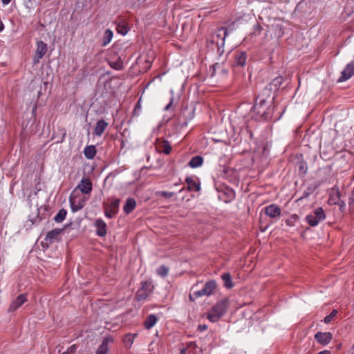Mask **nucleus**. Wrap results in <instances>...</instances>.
Instances as JSON below:
<instances>
[{
	"instance_id": "nucleus-1",
	"label": "nucleus",
	"mask_w": 354,
	"mask_h": 354,
	"mask_svg": "<svg viewBox=\"0 0 354 354\" xmlns=\"http://www.w3.org/2000/svg\"><path fill=\"white\" fill-rule=\"evenodd\" d=\"M227 35V30L225 27H221L216 29L207 39L208 47L212 50H216L218 55H222L224 53L225 40Z\"/></svg>"
},
{
	"instance_id": "nucleus-2",
	"label": "nucleus",
	"mask_w": 354,
	"mask_h": 354,
	"mask_svg": "<svg viewBox=\"0 0 354 354\" xmlns=\"http://www.w3.org/2000/svg\"><path fill=\"white\" fill-rule=\"evenodd\" d=\"M229 305L230 301L227 298L219 300L207 313L206 317L211 322H216L225 314Z\"/></svg>"
},
{
	"instance_id": "nucleus-3",
	"label": "nucleus",
	"mask_w": 354,
	"mask_h": 354,
	"mask_svg": "<svg viewBox=\"0 0 354 354\" xmlns=\"http://www.w3.org/2000/svg\"><path fill=\"white\" fill-rule=\"evenodd\" d=\"M270 88L269 87H265L256 97L255 104L252 108L253 111L257 113L260 110L268 106V104L270 103V102L268 101V100H270Z\"/></svg>"
},
{
	"instance_id": "nucleus-4",
	"label": "nucleus",
	"mask_w": 354,
	"mask_h": 354,
	"mask_svg": "<svg viewBox=\"0 0 354 354\" xmlns=\"http://www.w3.org/2000/svg\"><path fill=\"white\" fill-rule=\"evenodd\" d=\"M86 200L80 193L73 190L69 196V203L72 212H75L82 209L85 206Z\"/></svg>"
},
{
	"instance_id": "nucleus-5",
	"label": "nucleus",
	"mask_w": 354,
	"mask_h": 354,
	"mask_svg": "<svg viewBox=\"0 0 354 354\" xmlns=\"http://www.w3.org/2000/svg\"><path fill=\"white\" fill-rule=\"evenodd\" d=\"M326 218L324 211L322 207L315 209L311 214L306 216V221L312 227L317 225Z\"/></svg>"
},
{
	"instance_id": "nucleus-6",
	"label": "nucleus",
	"mask_w": 354,
	"mask_h": 354,
	"mask_svg": "<svg viewBox=\"0 0 354 354\" xmlns=\"http://www.w3.org/2000/svg\"><path fill=\"white\" fill-rule=\"evenodd\" d=\"M216 287V282L214 280H210L205 283L204 287L201 290L194 291V295H195V297L210 296L214 292Z\"/></svg>"
},
{
	"instance_id": "nucleus-7",
	"label": "nucleus",
	"mask_w": 354,
	"mask_h": 354,
	"mask_svg": "<svg viewBox=\"0 0 354 354\" xmlns=\"http://www.w3.org/2000/svg\"><path fill=\"white\" fill-rule=\"evenodd\" d=\"M120 200L118 198L113 200L110 204L104 203V214L106 217L112 218L115 217L119 210Z\"/></svg>"
},
{
	"instance_id": "nucleus-8",
	"label": "nucleus",
	"mask_w": 354,
	"mask_h": 354,
	"mask_svg": "<svg viewBox=\"0 0 354 354\" xmlns=\"http://www.w3.org/2000/svg\"><path fill=\"white\" fill-rule=\"evenodd\" d=\"M78 189L80 191L81 194H90L93 189L91 180L88 178H82L74 190L77 192Z\"/></svg>"
},
{
	"instance_id": "nucleus-9",
	"label": "nucleus",
	"mask_w": 354,
	"mask_h": 354,
	"mask_svg": "<svg viewBox=\"0 0 354 354\" xmlns=\"http://www.w3.org/2000/svg\"><path fill=\"white\" fill-rule=\"evenodd\" d=\"M64 232V228H55L47 233L44 240L49 244L55 243L60 239Z\"/></svg>"
},
{
	"instance_id": "nucleus-10",
	"label": "nucleus",
	"mask_w": 354,
	"mask_h": 354,
	"mask_svg": "<svg viewBox=\"0 0 354 354\" xmlns=\"http://www.w3.org/2000/svg\"><path fill=\"white\" fill-rule=\"evenodd\" d=\"M234 58L233 67H244L246 64L248 55L245 51L237 50L234 53Z\"/></svg>"
},
{
	"instance_id": "nucleus-11",
	"label": "nucleus",
	"mask_w": 354,
	"mask_h": 354,
	"mask_svg": "<svg viewBox=\"0 0 354 354\" xmlns=\"http://www.w3.org/2000/svg\"><path fill=\"white\" fill-rule=\"evenodd\" d=\"M219 198L226 203H230L235 198V192L230 187H225L221 191Z\"/></svg>"
},
{
	"instance_id": "nucleus-12",
	"label": "nucleus",
	"mask_w": 354,
	"mask_h": 354,
	"mask_svg": "<svg viewBox=\"0 0 354 354\" xmlns=\"http://www.w3.org/2000/svg\"><path fill=\"white\" fill-rule=\"evenodd\" d=\"M107 62L110 67L115 70L121 71L124 68V62L120 56H110Z\"/></svg>"
},
{
	"instance_id": "nucleus-13",
	"label": "nucleus",
	"mask_w": 354,
	"mask_h": 354,
	"mask_svg": "<svg viewBox=\"0 0 354 354\" xmlns=\"http://www.w3.org/2000/svg\"><path fill=\"white\" fill-rule=\"evenodd\" d=\"M264 212L269 217L277 218L281 215V209L278 205L271 204L264 208Z\"/></svg>"
},
{
	"instance_id": "nucleus-14",
	"label": "nucleus",
	"mask_w": 354,
	"mask_h": 354,
	"mask_svg": "<svg viewBox=\"0 0 354 354\" xmlns=\"http://www.w3.org/2000/svg\"><path fill=\"white\" fill-rule=\"evenodd\" d=\"M354 75V62H351L346 65L345 68L342 71L341 76L339 77L338 82H344L349 78H351Z\"/></svg>"
},
{
	"instance_id": "nucleus-15",
	"label": "nucleus",
	"mask_w": 354,
	"mask_h": 354,
	"mask_svg": "<svg viewBox=\"0 0 354 354\" xmlns=\"http://www.w3.org/2000/svg\"><path fill=\"white\" fill-rule=\"evenodd\" d=\"M333 337L330 332H317L315 335V339L322 345H327L331 341Z\"/></svg>"
},
{
	"instance_id": "nucleus-16",
	"label": "nucleus",
	"mask_w": 354,
	"mask_h": 354,
	"mask_svg": "<svg viewBox=\"0 0 354 354\" xmlns=\"http://www.w3.org/2000/svg\"><path fill=\"white\" fill-rule=\"evenodd\" d=\"M156 149L159 152L169 154L171 151V147L167 140H157Z\"/></svg>"
},
{
	"instance_id": "nucleus-17",
	"label": "nucleus",
	"mask_w": 354,
	"mask_h": 354,
	"mask_svg": "<svg viewBox=\"0 0 354 354\" xmlns=\"http://www.w3.org/2000/svg\"><path fill=\"white\" fill-rule=\"evenodd\" d=\"M185 182L187 185V190L198 192L201 189V184L199 180L193 176L187 177Z\"/></svg>"
},
{
	"instance_id": "nucleus-18",
	"label": "nucleus",
	"mask_w": 354,
	"mask_h": 354,
	"mask_svg": "<svg viewBox=\"0 0 354 354\" xmlns=\"http://www.w3.org/2000/svg\"><path fill=\"white\" fill-rule=\"evenodd\" d=\"M96 228V234L99 236H104L106 233V224L102 218H97L94 223Z\"/></svg>"
},
{
	"instance_id": "nucleus-19",
	"label": "nucleus",
	"mask_w": 354,
	"mask_h": 354,
	"mask_svg": "<svg viewBox=\"0 0 354 354\" xmlns=\"http://www.w3.org/2000/svg\"><path fill=\"white\" fill-rule=\"evenodd\" d=\"M27 301L26 295H19L10 305L9 311H15Z\"/></svg>"
},
{
	"instance_id": "nucleus-20",
	"label": "nucleus",
	"mask_w": 354,
	"mask_h": 354,
	"mask_svg": "<svg viewBox=\"0 0 354 354\" xmlns=\"http://www.w3.org/2000/svg\"><path fill=\"white\" fill-rule=\"evenodd\" d=\"M274 109V106L268 105L263 109L260 110V111H259V113H257V115H259L260 118H261L263 120H268L272 118Z\"/></svg>"
},
{
	"instance_id": "nucleus-21",
	"label": "nucleus",
	"mask_w": 354,
	"mask_h": 354,
	"mask_svg": "<svg viewBox=\"0 0 354 354\" xmlns=\"http://www.w3.org/2000/svg\"><path fill=\"white\" fill-rule=\"evenodd\" d=\"M113 339L110 337H104L95 354H107L109 351V344L113 342Z\"/></svg>"
},
{
	"instance_id": "nucleus-22",
	"label": "nucleus",
	"mask_w": 354,
	"mask_h": 354,
	"mask_svg": "<svg viewBox=\"0 0 354 354\" xmlns=\"http://www.w3.org/2000/svg\"><path fill=\"white\" fill-rule=\"evenodd\" d=\"M47 51V44L43 41L37 42L36 56L38 59H41Z\"/></svg>"
},
{
	"instance_id": "nucleus-23",
	"label": "nucleus",
	"mask_w": 354,
	"mask_h": 354,
	"mask_svg": "<svg viewBox=\"0 0 354 354\" xmlns=\"http://www.w3.org/2000/svg\"><path fill=\"white\" fill-rule=\"evenodd\" d=\"M108 123L104 120H99L95 125L94 129V133L97 136H101L104 133V130L107 128Z\"/></svg>"
},
{
	"instance_id": "nucleus-24",
	"label": "nucleus",
	"mask_w": 354,
	"mask_h": 354,
	"mask_svg": "<svg viewBox=\"0 0 354 354\" xmlns=\"http://www.w3.org/2000/svg\"><path fill=\"white\" fill-rule=\"evenodd\" d=\"M136 202L134 198H129L126 201L125 205H124L123 210L126 214H130L136 207Z\"/></svg>"
},
{
	"instance_id": "nucleus-25",
	"label": "nucleus",
	"mask_w": 354,
	"mask_h": 354,
	"mask_svg": "<svg viewBox=\"0 0 354 354\" xmlns=\"http://www.w3.org/2000/svg\"><path fill=\"white\" fill-rule=\"evenodd\" d=\"M138 336L137 333H128L123 337V343L126 348H129L132 346L135 338Z\"/></svg>"
},
{
	"instance_id": "nucleus-26",
	"label": "nucleus",
	"mask_w": 354,
	"mask_h": 354,
	"mask_svg": "<svg viewBox=\"0 0 354 354\" xmlns=\"http://www.w3.org/2000/svg\"><path fill=\"white\" fill-rule=\"evenodd\" d=\"M84 154L87 159L92 160L96 154V149L94 145L86 146L84 149Z\"/></svg>"
},
{
	"instance_id": "nucleus-27",
	"label": "nucleus",
	"mask_w": 354,
	"mask_h": 354,
	"mask_svg": "<svg viewBox=\"0 0 354 354\" xmlns=\"http://www.w3.org/2000/svg\"><path fill=\"white\" fill-rule=\"evenodd\" d=\"M221 279L223 281V285L226 288L230 289L234 286V283L232 281V277L230 273H223L221 276Z\"/></svg>"
},
{
	"instance_id": "nucleus-28",
	"label": "nucleus",
	"mask_w": 354,
	"mask_h": 354,
	"mask_svg": "<svg viewBox=\"0 0 354 354\" xmlns=\"http://www.w3.org/2000/svg\"><path fill=\"white\" fill-rule=\"evenodd\" d=\"M203 163V158L201 156H196L193 157L189 162L188 165L192 168H196L201 167Z\"/></svg>"
},
{
	"instance_id": "nucleus-29",
	"label": "nucleus",
	"mask_w": 354,
	"mask_h": 354,
	"mask_svg": "<svg viewBox=\"0 0 354 354\" xmlns=\"http://www.w3.org/2000/svg\"><path fill=\"white\" fill-rule=\"evenodd\" d=\"M158 319L155 315L151 314L146 318L145 321V326L147 329L152 328L157 322Z\"/></svg>"
},
{
	"instance_id": "nucleus-30",
	"label": "nucleus",
	"mask_w": 354,
	"mask_h": 354,
	"mask_svg": "<svg viewBox=\"0 0 354 354\" xmlns=\"http://www.w3.org/2000/svg\"><path fill=\"white\" fill-rule=\"evenodd\" d=\"M113 32L110 29L106 30L102 39V46H106L109 44L113 38Z\"/></svg>"
},
{
	"instance_id": "nucleus-31",
	"label": "nucleus",
	"mask_w": 354,
	"mask_h": 354,
	"mask_svg": "<svg viewBox=\"0 0 354 354\" xmlns=\"http://www.w3.org/2000/svg\"><path fill=\"white\" fill-rule=\"evenodd\" d=\"M283 77L279 76L274 78L272 82L268 84L266 87H269L270 88V93H272V90L273 88L277 89L282 84Z\"/></svg>"
},
{
	"instance_id": "nucleus-32",
	"label": "nucleus",
	"mask_w": 354,
	"mask_h": 354,
	"mask_svg": "<svg viewBox=\"0 0 354 354\" xmlns=\"http://www.w3.org/2000/svg\"><path fill=\"white\" fill-rule=\"evenodd\" d=\"M149 295V290L139 289L136 292V300L138 301L145 300Z\"/></svg>"
},
{
	"instance_id": "nucleus-33",
	"label": "nucleus",
	"mask_w": 354,
	"mask_h": 354,
	"mask_svg": "<svg viewBox=\"0 0 354 354\" xmlns=\"http://www.w3.org/2000/svg\"><path fill=\"white\" fill-rule=\"evenodd\" d=\"M67 212L64 209H61L54 216V221L56 223H62L66 218Z\"/></svg>"
},
{
	"instance_id": "nucleus-34",
	"label": "nucleus",
	"mask_w": 354,
	"mask_h": 354,
	"mask_svg": "<svg viewBox=\"0 0 354 354\" xmlns=\"http://www.w3.org/2000/svg\"><path fill=\"white\" fill-rule=\"evenodd\" d=\"M156 196H161L165 198H170L175 195L174 192H167V191H158L156 192Z\"/></svg>"
},
{
	"instance_id": "nucleus-35",
	"label": "nucleus",
	"mask_w": 354,
	"mask_h": 354,
	"mask_svg": "<svg viewBox=\"0 0 354 354\" xmlns=\"http://www.w3.org/2000/svg\"><path fill=\"white\" fill-rule=\"evenodd\" d=\"M298 169L300 174H305L308 170L307 163L304 160L299 161L298 162Z\"/></svg>"
},
{
	"instance_id": "nucleus-36",
	"label": "nucleus",
	"mask_w": 354,
	"mask_h": 354,
	"mask_svg": "<svg viewBox=\"0 0 354 354\" xmlns=\"http://www.w3.org/2000/svg\"><path fill=\"white\" fill-rule=\"evenodd\" d=\"M169 272V268L165 266H160L157 269V273L159 276L162 277H165L168 274Z\"/></svg>"
},
{
	"instance_id": "nucleus-37",
	"label": "nucleus",
	"mask_w": 354,
	"mask_h": 354,
	"mask_svg": "<svg viewBox=\"0 0 354 354\" xmlns=\"http://www.w3.org/2000/svg\"><path fill=\"white\" fill-rule=\"evenodd\" d=\"M298 219V216L297 214H292L290 218L286 219L285 223L288 226H294L295 221Z\"/></svg>"
},
{
	"instance_id": "nucleus-38",
	"label": "nucleus",
	"mask_w": 354,
	"mask_h": 354,
	"mask_svg": "<svg viewBox=\"0 0 354 354\" xmlns=\"http://www.w3.org/2000/svg\"><path fill=\"white\" fill-rule=\"evenodd\" d=\"M337 313L338 312L337 310H335V309L333 310L332 312L328 315H327L326 317H324V322L326 324H329L333 319V318L337 315Z\"/></svg>"
},
{
	"instance_id": "nucleus-39",
	"label": "nucleus",
	"mask_w": 354,
	"mask_h": 354,
	"mask_svg": "<svg viewBox=\"0 0 354 354\" xmlns=\"http://www.w3.org/2000/svg\"><path fill=\"white\" fill-rule=\"evenodd\" d=\"M212 68L214 70L212 75H214L216 73V70L221 71L224 74H226L227 73V71L226 69H225L223 67V65L219 63H216V64H213Z\"/></svg>"
},
{
	"instance_id": "nucleus-40",
	"label": "nucleus",
	"mask_w": 354,
	"mask_h": 354,
	"mask_svg": "<svg viewBox=\"0 0 354 354\" xmlns=\"http://www.w3.org/2000/svg\"><path fill=\"white\" fill-rule=\"evenodd\" d=\"M262 28L259 23H256L253 27V32L252 33L254 36H258L261 34Z\"/></svg>"
},
{
	"instance_id": "nucleus-41",
	"label": "nucleus",
	"mask_w": 354,
	"mask_h": 354,
	"mask_svg": "<svg viewBox=\"0 0 354 354\" xmlns=\"http://www.w3.org/2000/svg\"><path fill=\"white\" fill-rule=\"evenodd\" d=\"M77 349V346L73 344L66 351H64L62 354H74Z\"/></svg>"
},
{
	"instance_id": "nucleus-42",
	"label": "nucleus",
	"mask_w": 354,
	"mask_h": 354,
	"mask_svg": "<svg viewBox=\"0 0 354 354\" xmlns=\"http://www.w3.org/2000/svg\"><path fill=\"white\" fill-rule=\"evenodd\" d=\"M34 0H24V6L28 9H32L34 8Z\"/></svg>"
},
{
	"instance_id": "nucleus-43",
	"label": "nucleus",
	"mask_w": 354,
	"mask_h": 354,
	"mask_svg": "<svg viewBox=\"0 0 354 354\" xmlns=\"http://www.w3.org/2000/svg\"><path fill=\"white\" fill-rule=\"evenodd\" d=\"M313 192V189L308 187V189L304 192L302 198H307Z\"/></svg>"
},
{
	"instance_id": "nucleus-44",
	"label": "nucleus",
	"mask_w": 354,
	"mask_h": 354,
	"mask_svg": "<svg viewBox=\"0 0 354 354\" xmlns=\"http://www.w3.org/2000/svg\"><path fill=\"white\" fill-rule=\"evenodd\" d=\"M141 286L142 288L140 289L149 290L148 289L149 288L150 284L147 281H142Z\"/></svg>"
},
{
	"instance_id": "nucleus-45",
	"label": "nucleus",
	"mask_w": 354,
	"mask_h": 354,
	"mask_svg": "<svg viewBox=\"0 0 354 354\" xmlns=\"http://www.w3.org/2000/svg\"><path fill=\"white\" fill-rule=\"evenodd\" d=\"M174 97L172 96L170 99V102L165 107V111H169L171 108V106H172V104L174 102Z\"/></svg>"
},
{
	"instance_id": "nucleus-46",
	"label": "nucleus",
	"mask_w": 354,
	"mask_h": 354,
	"mask_svg": "<svg viewBox=\"0 0 354 354\" xmlns=\"http://www.w3.org/2000/svg\"><path fill=\"white\" fill-rule=\"evenodd\" d=\"M317 354H330V352L328 350L319 352Z\"/></svg>"
},
{
	"instance_id": "nucleus-47",
	"label": "nucleus",
	"mask_w": 354,
	"mask_h": 354,
	"mask_svg": "<svg viewBox=\"0 0 354 354\" xmlns=\"http://www.w3.org/2000/svg\"><path fill=\"white\" fill-rule=\"evenodd\" d=\"M12 0H1V2L3 5H8L10 3Z\"/></svg>"
},
{
	"instance_id": "nucleus-48",
	"label": "nucleus",
	"mask_w": 354,
	"mask_h": 354,
	"mask_svg": "<svg viewBox=\"0 0 354 354\" xmlns=\"http://www.w3.org/2000/svg\"><path fill=\"white\" fill-rule=\"evenodd\" d=\"M40 59H38V57L35 55V57L33 59V63L34 64H36L39 63Z\"/></svg>"
},
{
	"instance_id": "nucleus-49",
	"label": "nucleus",
	"mask_w": 354,
	"mask_h": 354,
	"mask_svg": "<svg viewBox=\"0 0 354 354\" xmlns=\"http://www.w3.org/2000/svg\"><path fill=\"white\" fill-rule=\"evenodd\" d=\"M196 297H195V295H194V292L192 294L189 295V299L192 301H194Z\"/></svg>"
},
{
	"instance_id": "nucleus-50",
	"label": "nucleus",
	"mask_w": 354,
	"mask_h": 354,
	"mask_svg": "<svg viewBox=\"0 0 354 354\" xmlns=\"http://www.w3.org/2000/svg\"><path fill=\"white\" fill-rule=\"evenodd\" d=\"M199 328H200L201 330H205V329L207 328V326H206L205 325H203V326L200 325V326H199Z\"/></svg>"
},
{
	"instance_id": "nucleus-51",
	"label": "nucleus",
	"mask_w": 354,
	"mask_h": 354,
	"mask_svg": "<svg viewBox=\"0 0 354 354\" xmlns=\"http://www.w3.org/2000/svg\"><path fill=\"white\" fill-rule=\"evenodd\" d=\"M189 114L191 115H190V119L193 118V117H194V115H194V110L191 111Z\"/></svg>"
},
{
	"instance_id": "nucleus-52",
	"label": "nucleus",
	"mask_w": 354,
	"mask_h": 354,
	"mask_svg": "<svg viewBox=\"0 0 354 354\" xmlns=\"http://www.w3.org/2000/svg\"><path fill=\"white\" fill-rule=\"evenodd\" d=\"M127 32V30L124 28V31L122 32L123 35H125Z\"/></svg>"
},
{
	"instance_id": "nucleus-53",
	"label": "nucleus",
	"mask_w": 354,
	"mask_h": 354,
	"mask_svg": "<svg viewBox=\"0 0 354 354\" xmlns=\"http://www.w3.org/2000/svg\"><path fill=\"white\" fill-rule=\"evenodd\" d=\"M186 351H187V350H186L185 348V349H183V350L181 351V353H183V354L185 353Z\"/></svg>"
},
{
	"instance_id": "nucleus-54",
	"label": "nucleus",
	"mask_w": 354,
	"mask_h": 354,
	"mask_svg": "<svg viewBox=\"0 0 354 354\" xmlns=\"http://www.w3.org/2000/svg\"><path fill=\"white\" fill-rule=\"evenodd\" d=\"M353 352L352 353V354H354V344H353Z\"/></svg>"
},
{
	"instance_id": "nucleus-55",
	"label": "nucleus",
	"mask_w": 354,
	"mask_h": 354,
	"mask_svg": "<svg viewBox=\"0 0 354 354\" xmlns=\"http://www.w3.org/2000/svg\"><path fill=\"white\" fill-rule=\"evenodd\" d=\"M183 189H184V188H182V189H180V191H179V192H182Z\"/></svg>"
},
{
	"instance_id": "nucleus-56",
	"label": "nucleus",
	"mask_w": 354,
	"mask_h": 354,
	"mask_svg": "<svg viewBox=\"0 0 354 354\" xmlns=\"http://www.w3.org/2000/svg\"><path fill=\"white\" fill-rule=\"evenodd\" d=\"M40 94H41V91H39L38 92V95H39Z\"/></svg>"
}]
</instances>
